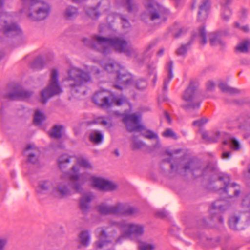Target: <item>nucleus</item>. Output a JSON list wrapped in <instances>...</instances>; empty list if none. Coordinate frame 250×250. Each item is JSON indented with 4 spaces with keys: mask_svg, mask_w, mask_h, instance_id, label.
Here are the masks:
<instances>
[{
    "mask_svg": "<svg viewBox=\"0 0 250 250\" xmlns=\"http://www.w3.org/2000/svg\"><path fill=\"white\" fill-rule=\"evenodd\" d=\"M250 46V41L245 40L240 42L235 47L237 52L246 53Z\"/></svg>",
    "mask_w": 250,
    "mask_h": 250,
    "instance_id": "nucleus-27",
    "label": "nucleus"
},
{
    "mask_svg": "<svg viewBox=\"0 0 250 250\" xmlns=\"http://www.w3.org/2000/svg\"><path fill=\"white\" fill-rule=\"evenodd\" d=\"M240 30L244 32L248 33L250 31V28L248 25H245L241 26Z\"/></svg>",
    "mask_w": 250,
    "mask_h": 250,
    "instance_id": "nucleus-54",
    "label": "nucleus"
},
{
    "mask_svg": "<svg viewBox=\"0 0 250 250\" xmlns=\"http://www.w3.org/2000/svg\"><path fill=\"white\" fill-rule=\"evenodd\" d=\"M191 166H192V163H189L188 164L186 165L184 167V168H185V170L190 169Z\"/></svg>",
    "mask_w": 250,
    "mask_h": 250,
    "instance_id": "nucleus-56",
    "label": "nucleus"
},
{
    "mask_svg": "<svg viewBox=\"0 0 250 250\" xmlns=\"http://www.w3.org/2000/svg\"><path fill=\"white\" fill-rule=\"evenodd\" d=\"M120 66L117 63H110L104 66V69L109 72H112L113 69H115L117 76L115 87L122 89L128 85H132L133 81L132 76L130 73L126 72L122 68L118 70Z\"/></svg>",
    "mask_w": 250,
    "mask_h": 250,
    "instance_id": "nucleus-9",
    "label": "nucleus"
},
{
    "mask_svg": "<svg viewBox=\"0 0 250 250\" xmlns=\"http://www.w3.org/2000/svg\"><path fill=\"white\" fill-rule=\"evenodd\" d=\"M232 1V0H224L221 3V7H223V4H225L226 6H228V5L230 4Z\"/></svg>",
    "mask_w": 250,
    "mask_h": 250,
    "instance_id": "nucleus-55",
    "label": "nucleus"
},
{
    "mask_svg": "<svg viewBox=\"0 0 250 250\" xmlns=\"http://www.w3.org/2000/svg\"><path fill=\"white\" fill-rule=\"evenodd\" d=\"M92 72L93 73H99V71H98V70H95V69H92Z\"/></svg>",
    "mask_w": 250,
    "mask_h": 250,
    "instance_id": "nucleus-63",
    "label": "nucleus"
},
{
    "mask_svg": "<svg viewBox=\"0 0 250 250\" xmlns=\"http://www.w3.org/2000/svg\"><path fill=\"white\" fill-rule=\"evenodd\" d=\"M169 31L173 36L178 37L180 36L182 30L178 25H174L169 28Z\"/></svg>",
    "mask_w": 250,
    "mask_h": 250,
    "instance_id": "nucleus-37",
    "label": "nucleus"
},
{
    "mask_svg": "<svg viewBox=\"0 0 250 250\" xmlns=\"http://www.w3.org/2000/svg\"><path fill=\"white\" fill-rule=\"evenodd\" d=\"M93 41L92 47L103 54L110 52L112 49L118 52L125 53L129 56L136 53L131 44L121 38H105L96 36L94 37Z\"/></svg>",
    "mask_w": 250,
    "mask_h": 250,
    "instance_id": "nucleus-2",
    "label": "nucleus"
},
{
    "mask_svg": "<svg viewBox=\"0 0 250 250\" xmlns=\"http://www.w3.org/2000/svg\"><path fill=\"white\" fill-rule=\"evenodd\" d=\"M54 187V184L50 181H41L38 185L37 191L40 194H49L51 195V190Z\"/></svg>",
    "mask_w": 250,
    "mask_h": 250,
    "instance_id": "nucleus-21",
    "label": "nucleus"
},
{
    "mask_svg": "<svg viewBox=\"0 0 250 250\" xmlns=\"http://www.w3.org/2000/svg\"><path fill=\"white\" fill-rule=\"evenodd\" d=\"M222 158L223 159H228L230 158V152H223L222 155Z\"/></svg>",
    "mask_w": 250,
    "mask_h": 250,
    "instance_id": "nucleus-53",
    "label": "nucleus"
},
{
    "mask_svg": "<svg viewBox=\"0 0 250 250\" xmlns=\"http://www.w3.org/2000/svg\"><path fill=\"white\" fill-rule=\"evenodd\" d=\"M210 43L211 45H222L224 43L221 41L220 34L216 33H211L209 35Z\"/></svg>",
    "mask_w": 250,
    "mask_h": 250,
    "instance_id": "nucleus-28",
    "label": "nucleus"
},
{
    "mask_svg": "<svg viewBox=\"0 0 250 250\" xmlns=\"http://www.w3.org/2000/svg\"><path fill=\"white\" fill-rule=\"evenodd\" d=\"M162 135L165 137L170 138L174 139L178 138L177 135L171 129H167L162 133Z\"/></svg>",
    "mask_w": 250,
    "mask_h": 250,
    "instance_id": "nucleus-38",
    "label": "nucleus"
},
{
    "mask_svg": "<svg viewBox=\"0 0 250 250\" xmlns=\"http://www.w3.org/2000/svg\"><path fill=\"white\" fill-rule=\"evenodd\" d=\"M77 14V9L73 7H68L64 13V17L67 19L75 17Z\"/></svg>",
    "mask_w": 250,
    "mask_h": 250,
    "instance_id": "nucleus-34",
    "label": "nucleus"
},
{
    "mask_svg": "<svg viewBox=\"0 0 250 250\" xmlns=\"http://www.w3.org/2000/svg\"><path fill=\"white\" fill-rule=\"evenodd\" d=\"M24 154L27 156V160L29 162L35 164L39 160L40 151L34 144L27 145L24 150Z\"/></svg>",
    "mask_w": 250,
    "mask_h": 250,
    "instance_id": "nucleus-16",
    "label": "nucleus"
},
{
    "mask_svg": "<svg viewBox=\"0 0 250 250\" xmlns=\"http://www.w3.org/2000/svg\"><path fill=\"white\" fill-rule=\"evenodd\" d=\"M244 175L247 177H250V167L249 168L247 172L244 173Z\"/></svg>",
    "mask_w": 250,
    "mask_h": 250,
    "instance_id": "nucleus-60",
    "label": "nucleus"
},
{
    "mask_svg": "<svg viewBox=\"0 0 250 250\" xmlns=\"http://www.w3.org/2000/svg\"><path fill=\"white\" fill-rule=\"evenodd\" d=\"M93 101L98 106L107 108L113 105L120 106L126 103V100L124 97H115L111 95L107 97L104 91L96 93L93 97Z\"/></svg>",
    "mask_w": 250,
    "mask_h": 250,
    "instance_id": "nucleus-10",
    "label": "nucleus"
},
{
    "mask_svg": "<svg viewBox=\"0 0 250 250\" xmlns=\"http://www.w3.org/2000/svg\"><path fill=\"white\" fill-rule=\"evenodd\" d=\"M62 92V89L58 82V72L53 69L51 72V78L48 86L43 89L41 93L42 100L45 103L51 97Z\"/></svg>",
    "mask_w": 250,
    "mask_h": 250,
    "instance_id": "nucleus-11",
    "label": "nucleus"
},
{
    "mask_svg": "<svg viewBox=\"0 0 250 250\" xmlns=\"http://www.w3.org/2000/svg\"><path fill=\"white\" fill-rule=\"evenodd\" d=\"M219 88L223 92L234 93L235 89L228 86L226 84L224 83H220L219 84Z\"/></svg>",
    "mask_w": 250,
    "mask_h": 250,
    "instance_id": "nucleus-39",
    "label": "nucleus"
},
{
    "mask_svg": "<svg viewBox=\"0 0 250 250\" xmlns=\"http://www.w3.org/2000/svg\"><path fill=\"white\" fill-rule=\"evenodd\" d=\"M43 60L41 58H38L32 64V67L36 69H41L43 67Z\"/></svg>",
    "mask_w": 250,
    "mask_h": 250,
    "instance_id": "nucleus-40",
    "label": "nucleus"
},
{
    "mask_svg": "<svg viewBox=\"0 0 250 250\" xmlns=\"http://www.w3.org/2000/svg\"><path fill=\"white\" fill-rule=\"evenodd\" d=\"M233 27L235 28H239L240 29V27H241L240 25V23L238 22H235L233 23Z\"/></svg>",
    "mask_w": 250,
    "mask_h": 250,
    "instance_id": "nucleus-58",
    "label": "nucleus"
},
{
    "mask_svg": "<svg viewBox=\"0 0 250 250\" xmlns=\"http://www.w3.org/2000/svg\"><path fill=\"white\" fill-rule=\"evenodd\" d=\"M122 21L123 26L124 28H128L129 27V22L124 18L121 17Z\"/></svg>",
    "mask_w": 250,
    "mask_h": 250,
    "instance_id": "nucleus-52",
    "label": "nucleus"
},
{
    "mask_svg": "<svg viewBox=\"0 0 250 250\" xmlns=\"http://www.w3.org/2000/svg\"><path fill=\"white\" fill-rule=\"evenodd\" d=\"M219 180L223 181L226 186L224 189L225 192H227V190L230 192H234L235 196H237L240 193L239 186L235 183L229 184V177L226 174H222L219 177Z\"/></svg>",
    "mask_w": 250,
    "mask_h": 250,
    "instance_id": "nucleus-18",
    "label": "nucleus"
},
{
    "mask_svg": "<svg viewBox=\"0 0 250 250\" xmlns=\"http://www.w3.org/2000/svg\"><path fill=\"white\" fill-rule=\"evenodd\" d=\"M208 122V119L206 118H202L199 120L195 121L193 122V125L195 126H201L205 124Z\"/></svg>",
    "mask_w": 250,
    "mask_h": 250,
    "instance_id": "nucleus-45",
    "label": "nucleus"
},
{
    "mask_svg": "<svg viewBox=\"0 0 250 250\" xmlns=\"http://www.w3.org/2000/svg\"><path fill=\"white\" fill-rule=\"evenodd\" d=\"M188 50V46L187 45H182L176 51L177 55L180 56H184L186 54Z\"/></svg>",
    "mask_w": 250,
    "mask_h": 250,
    "instance_id": "nucleus-43",
    "label": "nucleus"
},
{
    "mask_svg": "<svg viewBox=\"0 0 250 250\" xmlns=\"http://www.w3.org/2000/svg\"><path fill=\"white\" fill-rule=\"evenodd\" d=\"M141 116L138 114H127L123 115V121L126 125L127 130L129 132H140L147 138L154 139L158 142L157 135L150 131L146 130L144 125L140 123Z\"/></svg>",
    "mask_w": 250,
    "mask_h": 250,
    "instance_id": "nucleus-6",
    "label": "nucleus"
},
{
    "mask_svg": "<svg viewBox=\"0 0 250 250\" xmlns=\"http://www.w3.org/2000/svg\"><path fill=\"white\" fill-rule=\"evenodd\" d=\"M229 227L234 230H239L242 229L240 227L239 218L237 216H233L230 217L229 221Z\"/></svg>",
    "mask_w": 250,
    "mask_h": 250,
    "instance_id": "nucleus-29",
    "label": "nucleus"
},
{
    "mask_svg": "<svg viewBox=\"0 0 250 250\" xmlns=\"http://www.w3.org/2000/svg\"><path fill=\"white\" fill-rule=\"evenodd\" d=\"M232 14V11L229 6H226L225 4H223V7H221V19L224 22H228L230 19Z\"/></svg>",
    "mask_w": 250,
    "mask_h": 250,
    "instance_id": "nucleus-22",
    "label": "nucleus"
},
{
    "mask_svg": "<svg viewBox=\"0 0 250 250\" xmlns=\"http://www.w3.org/2000/svg\"><path fill=\"white\" fill-rule=\"evenodd\" d=\"M144 6L146 10L141 15V19L144 21L149 19L160 23L166 20L169 13L168 10L154 0H146Z\"/></svg>",
    "mask_w": 250,
    "mask_h": 250,
    "instance_id": "nucleus-4",
    "label": "nucleus"
},
{
    "mask_svg": "<svg viewBox=\"0 0 250 250\" xmlns=\"http://www.w3.org/2000/svg\"><path fill=\"white\" fill-rule=\"evenodd\" d=\"M68 77L66 79L72 92H78L84 94L86 91L85 84L90 81L89 75L82 70L72 67L68 71Z\"/></svg>",
    "mask_w": 250,
    "mask_h": 250,
    "instance_id": "nucleus-3",
    "label": "nucleus"
},
{
    "mask_svg": "<svg viewBox=\"0 0 250 250\" xmlns=\"http://www.w3.org/2000/svg\"><path fill=\"white\" fill-rule=\"evenodd\" d=\"M172 63L171 62H169L167 64V68L168 72V76L164 80V88L165 89L167 87V85L173 78V74L172 73Z\"/></svg>",
    "mask_w": 250,
    "mask_h": 250,
    "instance_id": "nucleus-32",
    "label": "nucleus"
},
{
    "mask_svg": "<svg viewBox=\"0 0 250 250\" xmlns=\"http://www.w3.org/2000/svg\"><path fill=\"white\" fill-rule=\"evenodd\" d=\"M75 155L70 156L67 154H63L57 159V165L61 169L68 167L72 162H75Z\"/></svg>",
    "mask_w": 250,
    "mask_h": 250,
    "instance_id": "nucleus-20",
    "label": "nucleus"
},
{
    "mask_svg": "<svg viewBox=\"0 0 250 250\" xmlns=\"http://www.w3.org/2000/svg\"><path fill=\"white\" fill-rule=\"evenodd\" d=\"M215 87V84L212 81H209L207 83V88L208 90H212Z\"/></svg>",
    "mask_w": 250,
    "mask_h": 250,
    "instance_id": "nucleus-49",
    "label": "nucleus"
},
{
    "mask_svg": "<svg viewBox=\"0 0 250 250\" xmlns=\"http://www.w3.org/2000/svg\"><path fill=\"white\" fill-rule=\"evenodd\" d=\"M224 144H229L231 147L234 150H238L240 148L239 142L232 137H230L228 141H225Z\"/></svg>",
    "mask_w": 250,
    "mask_h": 250,
    "instance_id": "nucleus-33",
    "label": "nucleus"
},
{
    "mask_svg": "<svg viewBox=\"0 0 250 250\" xmlns=\"http://www.w3.org/2000/svg\"><path fill=\"white\" fill-rule=\"evenodd\" d=\"M97 210L102 214L112 213L117 215H133L138 211L136 208L123 203H118L112 206L102 204L97 207Z\"/></svg>",
    "mask_w": 250,
    "mask_h": 250,
    "instance_id": "nucleus-8",
    "label": "nucleus"
},
{
    "mask_svg": "<svg viewBox=\"0 0 250 250\" xmlns=\"http://www.w3.org/2000/svg\"><path fill=\"white\" fill-rule=\"evenodd\" d=\"M7 243V239L5 238L0 239V250H2Z\"/></svg>",
    "mask_w": 250,
    "mask_h": 250,
    "instance_id": "nucleus-48",
    "label": "nucleus"
},
{
    "mask_svg": "<svg viewBox=\"0 0 250 250\" xmlns=\"http://www.w3.org/2000/svg\"><path fill=\"white\" fill-rule=\"evenodd\" d=\"M87 13L93 19L96 18L99 16V13L96 8H90L89 10L87 11Z\"/></svg>",
    "mask_w": 250,
    "mask_h": 250,
    "instance_id": "nucleus-44",
    "label": "nucleus"
},
{
    "mask_svg": "<svg viewBox=\"0 0 250 250\" xmlns=\"http://www.w3.org/2000/svg\"><path fill=\"white\" fill-rule=\"evenodd\" d=\"M63 132V127L61 125H57L54 126L49 133L51 137L58 138L62 136Z\"/></svg>",
    "mask_w": 250,
    "mask_h": 250,
    "instance_id": "nucleus-26",
    "label": "nucleus"
},
{
    "mask_svg": "<svg viewBox=\"0 0 250 250\" xmlns=\"http://www.w3.org/2000/svg\"><path fill=\"white\" fill-rule=\"evenodd\" d=\"M23 9V12L29 10L32 6L37 4L38 10L33 13H28L29 17L33 20H41L46 18L49 13L50 8L48 4L41 3L39 0H21Z\"/></svg>",
    "mask_w": 250,
    "mask_h": 250,
    "instance_id": "nucleus-7",
    "label": "nucleus"
},
{
    "mask_svg": "<svg viewBox=\"0 0 250 250\" xmlns=\"http://www.w3.org/2000/svg\"><path fill=\"white\" fill-rule=\"evenodd\" d=\"M248 13V9L246 8L243 7L240 10V14L241 15L245 17H246Z\"/></svg>",
    "mask_w": 250,
    "mask_h": 250,
    "instance_id": "nucleus-50",
    "label": "nucleus"
},
{
    "mask_svg": "<svg viewBox=\"0 0 250 250\" xmlns=\"http://www.w3.org/2000/svg\"><path fill=\"white\" fill-rule=\"evenodd\" d=\"M208 133L206 131H203L202 132V138L205 140H210L212 142H215L217 141V138H212L211 137H208Z\"/></svg>",
    "mask_w": 250,
    "mask_h": 250,
    "instance_id": "nucleus-47",
    "label": "nucleus"
},
{
    "mask_svg": "<svg viewBox=\"0 0 250 250\" xmlns=\"http://www.w3.org/2000/svg\"><path fill=\"white\" fill-rule=\"evenodd\" d=\"M97 123L101 124L104 125H107V122L105 121L103 117H99L97 119V121L96 122Z\"/></svg>",
    "mask_w": 250,
    "mask_h": 250,
    "instance_id": "nucleus-51",
    "label": "nucleus"
},
{
    "mask_svg": "<svg viewBox=\"0 0 250 250\" xmlns=\"http://www.w3.org/2000/svg\"><path fill=\"white\" fill-rule=\"evenodd\" d=\"M90 239L89 232L87 231L84 230L80 233L78 241L81 246L86 247L90 243Z\"/></svg>",
    "mask_w": 250,
    "mask_h": 250,
    "instance_id": "nucleus-24",
    "label": "nucleus"
},
{
    "mask_svg": "<svg viewBox=\"0 0 250 250\" xmlns=\"http://www.w3.org/2000/svg\"><path fill=\"white\" fill-rule=\"evenodd\" d=\"M67 185L68 184L64 182L54 185V187L51 190V195L56 197H63L68 195L70 191Z\"/></svg>",
    "mask_w": 250,
    "mask_h": 250,
    "instance_id": "nucleus-17",
    "label": "nucleus"
},
{
    "mask_svg": "<svg viewBox=\"0 0 250 250\" xmlns=\"http://www.w3.org/2000/svg\"><path fill=\"white\" fill-rule=\"evenodd\" d=\"M115 228L121 232L120 236L116 240L117 243L121 242L124 238L142 235L144 233V226L141 224L125 222H112L110 227L99 228L96 230L97 238L94 244L96 249H106L111 245Z\"/></svg>",
    "mask_w": 250,
    "mask_h": 250,
    "instance_id": "nucleus-1",
    "label": "nucleus"
},
{
    "mask_svg": "<svg viewBox=\"0 0 250 250\" xmlns=\"http://www.w3.org/2000/svg\"><path fill=\"white\" fill-rule=\"evenodd\" d=\"M74 163L66 176L74 183L73 188L78 191L80 185L77 183H81L84 180L83 175L79 173L80 167L91 169L93 168V165L88 159L82 156L75 155Z\"/></svg>",
    "mask_w": 250,
    "mask_h": 250,
    "instance_id": "nucleus-5",
    "label": "nucleus"
},
{
    "mask_svg": "<svg viewBox=\"0 0 250 250\" xmlns=\"http://www.w3.org/2000/svg\"><path fill=\"white\" fill-rule=\"evenodd\" d=\"M199 4L198 20L201 21L205 20L208 16L210 7L209 0H193L192 6Z\"/></svg>",
    "mask_w": 250,
    "mask_h": 250,
    "instance_id": "nucleus-15",
    "label": "nucleus"
},
{
    "mask_svg": "<svg viewBox=\"0 0 250 250\" xmlns=\"http://www.w3.org/2000/svg\"><path fill=\"white\" fill-rule=\"evenodd\" d=\"M197 87L193 83H191L182 95L183 103L182 106L185 109L196 108L200 106V104L195 102L196 96Z\"/></svg>",
    "mask_w": 250,
    "mask_h": 250,
    "instance_id": "nucleus-13",
    "label": "nucleus"
},
{
    "mask_svg": "<svg viewBox=\"0 0 250 250\" xmlns=\"http://www.w3.org/2000/svg\"><path fill=\"white\" fill-rule=\"evenodd\" d=\"M31 94L29 91L23 90L21 87H17L11 92L8 96L12 100H25Z\"/></svg>",
    "mask_w": 250,
    "mask_h": 250,
    "instance_id": "nucleus-19",
    "label": "nucleus"
},
{
    "mask_svg": "<svg viewBox=\"0 0 250 250\" xmlns=\"http://www.w3.org/2000/svg\"><path fill=\"white\" fill-rule=\"evenodd\" d=\"M166 214H167V212H165V213H164V214L161 215L160 216L162 217H163L166 216Z\"/></svg>",
    "mask_w": 250,
    "mask_h": 250,
    "instance_id": "nucleus-64",
    "label": "nucleus"
},
{
    "mask_svg": "<svg viewBox=\"0 0 250 250\" xmlns=\"http://www.w3.org/2000/svg\"><path fill=\"white\" fill-rule=\"evenodd\" d=\"M191 171H192L193 174H195L196 172V171H200V174H200L201 173L203 174V173L202 172V171L201 170L199 169H192Z\"/></svg>",
    "mask_w": 250,
    "mask_h": 250,
    "instance_id": "nucleus-59",
    "label": "nucleus"
},
{
    "mask_svg": "<svg viewBox=\"0 0 250 250\" xmlns=\"http://www.w3.org/2000/svg\"><path fill=\"white\" fill-rule=\"evenodd\" d=\"M103 135L100 132L93 130L89 134L90 141L94 144H99L102 143Z\"/></svg>",
    "mask_w": 250,
    "mask_h": 250,
    "instance_id": "nucleus-25",
    "label": "nucleus"
},
{
    "mask_svg": "<svg viewBox=\"0 0 250 250\" xmlns=\"http://www.w3.org/2000/svg\"><path fill=\"white\" fill-rule=\"evenodd\" d=\"M195 37L199 38L200 42L201 44H205L207 42L206 32L204 27L200 28Z\"/></svg>",
    "mask_w": 250,
    "mask_h": 250,
    "instance_id": "nucleus-35",
    "label": "nucleus"
},
{
    "mask_svg": "<svg viewBox=\"0 0 250 250\" xmlns=\"http://www.w3.org/2000/svg\"><path fill=\"white\" fill-rule=\"evenodd\" d=\"M138 248L139 250H154L156 246L152 243L140 241L139 242Z\"/></svg>",
    "mask_w": 250,
    "mask_h": 250,
    "instance_id": "nucleus-30",
    "label": "nucleus"
},
{
    "mask_svg": "<svg viewBox=\"0 0 250 250\" xmlns=\"http://www.w3.org/2000/svg\"><path fill=\"white\" fill-rule=\"evenodd\" d=\"M90 181L94 187L101 190H112L117 188L115 183L101 177L92 176Z\"/></svg>",
    "mask_w": 250,
    "mask_h": 250,
    "instance_id": "nucleus-14",
    "label": "nucleus"
},
{
    "mask_svg": "<svg viewBox=\"0 0 250 250\" xmlns=\"http://www.w3.org/2000/svg\"><path fill=\"white\" fill-rule=\"evenodd\" d=\"M218 210L221 211L223 209L222 208V204L221 203V201H216L212 205L211 212L213 213V210Z\"/></svg>",
    "mask_w": 250,
    "mask_h": 250,
    "instance_id": "nucleus-42",
    "label": "nucleus"
},
{
    "mask_svg": "<svg viewBox=\"0 0 250 250\" xmlns=\"http://www.w3.org/2000/svg\"><path fill=\"white\" fill-rule=\"evenodd\" d=\"M0 25L7 36H15L21 33L19 27L13 22L12 16L6 12L0 15Z\"/></svg>",
    "mask_w": 250,
    "mask_h": 250,
    "instance_id": "nucleus-12",
    "label": "nucleus"
},
{
    "mask_svg": "<svg viewBox=\"0 0 250 250\" xmlns=\"http://www.w3.org/2000/svg\"><path fill=\"white\" fill-rule=\"evenodd\" d=\"M143 146V143L141 141L138 140L135 137L132 139L131 147L133 149H137Z\"/></svg>",
    "mask_w": 250,
    "mask_h": 250,
    "instance_id": "nucleus-41",
    "label": "nucleus"
},
{
    "mask_svg": "<svg viewBox=\"0 0 250 250\" xmlns=\"http://www.w3.org/2000/svg\"><path fill=\"white\" fill-rule=\"evenodd\" d=\"M93 198V196L91 193L83 196L80 201V208L83 211L86 212L89 208V203Z\"/></svg>",
    "mask_w": 250,
    "mask_h": 250,
    "instance_id": "nucleus-23",
    "label": "nucleus"
},
{
    "mask_svg": "<svg viewBox=\"0 0 250 250\" xmlns=\"http://www.w3.org/2000/svg\"><path fill=\"white\" fill-rule=\"evenodd\" d=\"M45 117L44 114L40 110H36L34 118V123L36 125H40L44 120Z\"/></svg>",
    "mask_w": 250,
    "mask_h": 250,
    "instance_id": "nucleus-31",
    "label": "nucleus"
},
{
    "mask_svg": "<svg viewBox=\"0 0 250 250\" xmlns=\"http://www.w3.org/2000/svg\"><path fill=\"white\" fill-rule=\"evenodd\" d=\"M152 75H153V83H155V82H156V74H153Z\"/></svg>",
    "mask_w": 250,
    "mask_h": 250,
    "instance_id": "nucleus-62",
    "label": "nucleus"
},
{
    "mask_svg": "<svg viewBox=\"0 0 250 250\" xmlns=\"http://www.w3.org/2000/svg\"><path fill=\"white\" fill-rule=\"evenodd\" d=\"M115 16H117V15L114 14H110V15L108 16V17L107 18V20H108L109 21V22L112 21V19L113 18H114Z\"/></svg>",
    "mask_w": 250,
    "mask_h": 250,
    "instance_id": "nucleus-57",
    "label": "nucleus"
},
{
    "mask_svg": "<svg viewBox=\"0 0 250 250\" xmlns=\"http://www.w3.org/2000/svg\"><path fill=\"white\" fill-rule=\"evenodd\" d=\"M164 51V49H160V50L159 51V52H158V55H162L163 54Z\"/></svg>",
    "mask_w": 250,
    "mask_h": 250,
    "instance_id": "nucleus-61",
    "label": "nucleus"
},
{
    "mask_svg": "<svg viewBox=\"0 0 250 250\" xmlns=\"http://www.w3.org/2000/svg\"><path fill=\"white\" fill-rule=\"evenodd\" d=\"M132 85L137 89L142 90L147 86V83L146 81L142 79H139L135 82L133 81Z\"/></svg>",
    "mask_w": 250,
    "mask_h": 250,
    "instance_id": "nucleus-36",
    "label": "nucleus"
},
{
    "mask_svg": "<svg viewBox=\"0 0 250 250\" xmlns=\"http://www.w3.org/2000/svg\"><path fill=\"white\" fill-rule=\"evenodd\" d=\"M242 205L247 207L249 208L248 211H250V195L246 197L243 200Z\"/></svg>",
    "mask_w": 250,
    "mask_h": 250,
    "instance_id": "nucleus-46",
    "label": "nucleus"
}]
</instances>
